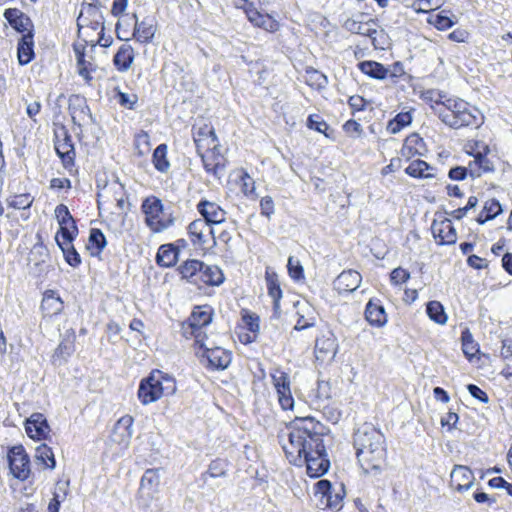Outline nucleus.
Instances as JSON below:
<instances>
[{"mask_svg":"<svg viewBox=\"0 0 512 512\" xmlns=\"http://www.w3.org/2000/svg\"><path fill=\"white\" fill-rule=\"evenodd\" d=\"M320 428L318 421L307 416L297 418L278 436L289 462L297 466L306 464L307 473L313 478L322 476L329 468Z\"/></svg>","mask_w":512,"mask_h":512,"instance_id":"obj_1","label":"nucleus"},{"mask_svg":"<svg viewBox=\"0 0 512 512\" xmlns=\"http://www.w3.org/2000/svg\"><path fill=\"white\" fill-rule=\"evenodd\" d=\"M353 443L364 472L379 473L387 457L384 434L372 424L364 423L354 433Z\"/></svg>","mask_w":512,"mask_h":512,"instance_id":"obj_2","label":"nucleus"},{"mask_svg":"<svg viewBox=\"0 0 512 512\" xmlns=\"http://www.w3.org/2000/svg\"><path fill=\"white\" fill-rule=\"evenodd\" d=\"M176 391L174 378L160 370H153L148 377L140 381L138 399L143 405H149Z\"/></svg>","mask_w":512,"mask_h":512,"instance_id":"obj_3","label":"nucleus"},{"mask_svg":"<svg viewBox=\"0 0 512 512\" xmlns=\"http://www.w3.org/2000/svg\"><path fill=\"white\" fill-rule=\"evenodd\" d=\"M182 279L201 288L204 285L219 286L224 282V274L216 265H207L196 259L183 262L178 267Z\"/></svg>","mask_w":512,"mask_h":512,"instance_id":"obj_4","label":"nucleus"},{"mask_svg":"<svg viewBox=\"0 0 512 512\" xmlns=\"http://www.w3.org/2000/svg\"><path fill=\"white\" fill-rule=\"evenodd\" d=\"M141 210L145 215V224L153 233H161L174 224L173 215L164 213L162 201L155 196L147 197Z\"/></svg>","mask_w":512,"mask_h":512,"instance_id":"obj_5","label":"nucleus"},{"mask_svg":"<svg viewBox=\"0 0 512 512\" xmlns=\"http://www.w3.org/2000/svg\"><path fill=\"white\" fill-rule=\"evenodd\" d=\"M363 18L364 15L360 14L357 18L347 19L344 23L345 29L351 33L369 37L374 48L383 49L382 40L385 38L383 30H378V24L374 19L364 21Z\"/></svg>","mask_w":512,"mask_h":512,"instance_id":"obj_6","label":"nucleus"},{"mask_svg":"<svg viewBox=\"0 0 512 512\" xmlns=\"http://www.w3.org/2000/svg\"><path fill=\"white\" fill-rule=\"evenodd\" d=\"M270 376L281 408L292 410L295 402L291 393V382L288 373L280 368H275L271 371Z\"/></svg>","mask_w":512,"mask_h":512,"instance_id":"obj_7","label":"nucleus"},{"mask_svg":"<svg viewBox=\"0 0 512 512\" xmlns=\"http://www.w3.org/2000/svg\"><path fill=\"white\" fill-rule=\"evenodd\" d=\"M103 15L100 8L95 4L88 5L81 11L78 19V31L82 35L88 36V30H92L100 34L104 31Z\"/></svg>","mask_w":512,"mask_h":512,"instance_id":"obj_8","label":"nucleus"},{"mask_svg":"<svg viewBox=\"0 0 512 512\" xmlns=\"http://www.w3.org/2000/svg\"><path fill=\"white\" fill-rule=\"evenodd\" d=\"M196 356L201 358V361L204 362V360L207 362L206 367L214 370H224L226 369L230 363H231V352L219 347L212 345L206 350H203V352L196 351Z\"/></svg>","mask_w":512,"mask_h":512,"instance_id":"obj_9","label":"nucleus"},{"mask_svg":"<svg viewBox=\"0 0 512 512\" xmlns=\"http://www.w3.org/2000/svg\"><path fill=\"white\" fill-rule=\"evenodd\" d=\"M489 148L485 144L475 143V148L467 149V153L474 156V161L468 165L469 175L472 178L480 177L483 173L491 172L494 169L492 162L486 158Z\"/></svg>","mask_w":512,"mask_h":512,"instance_id":"obj_10","label":"nucleus"},{"mask_svg":"<svg viewBox=\"0 0 512 512\" xmlns=\"http://www.w3.org/2000/svg\"><path fill=\"white\" fill-rule=\"evenodd\" d=\"M448 109L452 111L454 114V118L456 119L454 123H451L450 126L454 128H462L466 126H475V128L480 127V123L475 121V116L467 110L468 104L461 99H447L445 104Z\"/></svg>","mask_w":512,"mask_h":512,"instance_id":"obj_11","label":"nucleus"},{"mask_svg":"<svg viewBox=\"0 0 512 512\" xmlns=\"http://www.w3.org/2000/svg\"><path fill=\"white\" fill-rule=\"evenodd\" d=\"M337 338L331 332L322 334L315 342V357L320 362H332L338 352Z\"/></svg>","mask_w":512,"mask_h":512,"instance_id":"obj_12","label":"nucleus"},{"mask_svg":"<svg viewBox=\"0 0 512 512\" xmlns=\"http://www.w3.org/2000/svg\"><path fill=\"white\" fill-rule=\"evenodd\" d=\"M8 461L12 474L21 480L28 478L30 473L29 458L22 446H14L8 453Z\"/></svg>","mask_w":512,"mask_h":512,"instance_id":"obj_13","label":"nucleus"},{"mask_svg":"<svg viewBox=\"0 0 512 512\" xmlns=\"http://www.w3.org/2000/svg\"><path fill=\"white\" fill-rule=\"evenodd\" d=\"M55 150L65 167L73 165L75 149L67 130H55Z\"/></svg>","mask_w":512,"mask_h":512,"instance_id":"obj_14","label":"nucleus"},{"mask_svg":"<svg viewBox=\"0 0 512 512\" xmlns=\"http://www.w3.org/2000/svg\"><path fill=\"white\" fill-rule=\"evenodd\" d=\"M55 216L57 218V221L59 223L60 229L57 232L56 236H59L60 238L64 239H74V237L78 233L77 226L75 224V221L70 214L67 206L63 204H59L55 208Z\"/></svg>","mask_w":512,"mask_h":512,"instance_id":"obj_15","label":"nucleus"},{"mask_svg":"<svg viewBox=\"0 0 512 512\" xmlns=\"http://www.w3.org/2000/svg\"><path fill=\"white\" fill-rule=\"evenodd\" d=\"M133 418L130 415L121 417L114 425L111 441L121 448H127L133 435Z\"/></svg>","mask_w":512,"mask_h":512,"instance_id":"obj_16","label":"nucleus"},{"mask_svg":"<svg viewBox=\"0 0 512 512\" xmlns=\"http://www.w3.org/2000/svg\"><path fill=\"white\" fill-rule=\"evenodd\" d=\"M187 229L193 245L204 246L209 243L210 238H212L213 243H215L213 236L214 231L206 221L196 219L188 225Z\"/></svg>","mask_w":512,"mask_h":512,"instance_id":"obj_17","label":"nucleus"},{"mask_svg":"<svg viewBox=\"0 0 512 512\" xmlns=\"http://www.w3.org/2000/svg\"><path fill=\"white\" fill-rule=\"evenodd\" d=\"M431 230L439 244L450 245L454 244L457 240L456 230L449 219L434 221Z\"/></svg>","mask_w":512,"mask_h":512,"instance_id":"obj_18","label":"nucleus"},{"mask_svg":"<svg viewBox=\"0 0 512 512\" xmlns=\"http://www.w3.org/2000/svg\"><path fill=\"white\" fill-rule=\"evenodd\" d=\"M198 212L203 216V220L209 225L221 224L226 219V211L217 203L203 200L197 204Z\"/></svg>","mask_w":512,"mask_h":512,"instance_id":"obj_19","label":"nucleus"},{"mask_svg":"<svg viewBox=\"0 0 512 512\" xmlns=\"http://www.w3.org/2000/svg\"><path fill=\"white\" fill-rule=\"evenodd\" d=\"M474 480V474L467 466L456 465L450 474V484L459 492L468 490Z\"/></svg>","mask_w":512,"mask_h":512,"instance_id":"obj_20","label":"nucleus"},{"mask_svg":"<svg viewBox=\"0 0 512 512\" xmlns=\"http://www.w3.org/2000/svg\"><path fill=\"white\" fill-rule=\"evenodd\" d=\"M160 470L159 469H147L142 475L140 481L139 493L141 497L146 499H152L158 492L160 485Z\"/></svg>","mask_w":512,"mask_h":512,"instance_id":"obj_21","label":"nucleus"},{"mask_svg":"<svg viewBox=\"0 0 512 512\" xmlns=\"http://www.w3.org/2000/svg\"><path fill=\"white\" fill-rule=\"evenodd\" d=\"M193 138L199 154L221 150L214 130H197Z\"/></svg>","mask_w":512,"mask_h":512,"instance_id":"obj_22","label":"nucleus"},{"mask_svg":"<svg viewBox=\"0 0 512 512\" xmlns=\"http://www.w3.org/2000/svg\"><path fill=\"white\" fill-rule=\"evenodd\" d=\"M362 276L356 270L343 271L334 281V287L339 293L353 292L361 284Z\"/></svg>","mask_w":512,"mask_h":512,"instance_id":"obj_23","label":"nucleus"},{"mask_svg":"<svg viewBox=\"0 0 512 512\" xmlns=\"http://www.w3.org/2000/svg\"><path fill=\"white\" fill-rule=\"evenodd\" d=\"M202 162L205 170L220 179L225 172V159L221 155V150L201 153Z\"/></svg>","mask_w":512,"mask_h":512,"instance_id":"obj_24","label":"nucleus"},{"mask_svg":"<svg viewBox=\"0 0 512 512\" xmlns=\"http://www.w3.org/2000/svg\"><path fill=\"white\" fill-rule=\"evenodd\" d=\"M26 433L30 438L43 439L49 433V425L45 417L40 413H35L26 421Z\"/></svg>","mask_w":512,"mask_h":512,"instance_id":"obj_25","label":"nucleus"},{"mask_svg":"<svg viewBox=\"0 0 512 512\" xmlns=\"http://www.w3.org/2000/svg\"><path fill=\"white\" fill-rule=\"evenodd\" d=\"M248 20L257 27L263 28L268 32H275L279 29V23L268 14H261L251 5L246 9Z\"/></svg>","mask_w":512,"mask_h":512,"instance_id":"obj_26","label":"nucleus"},{"mask_svg":"<svg viewBox=\"0 0 512 512\" xmlns=\"http://www.w3.org/2000/svg\"><path fill=\"white\" fill-rule=\"evenodd\" d=\"M365 319L374 327H383L387 323V314L379 301L370 300L366 304Z\"/></svg>","mask_w":512,"mask_h":512,"instance_id":"obj_27","label":"nucleus"},{"mask_svg":"<svg viewBox=\"0 0 512 512\" xmlns=\"http://www.w3.org/2000/svg\"><path fill=\"white\" fill-rule=\"evenodd\" d=\"M212 321V309L209 306L196 307L183 328H206Z\"/></svg>","mask_w":512,"mask_h":512,"instance_id":"obj_28","label":"nucleus"},{"mask_svg":"<svg viewBox=\"0 0 512 512\" xmlns=\"http://www.w3.org/2000/svg\"><path fill=\"white\" fill-rule=\"evenodd\" d=\"M41 310L44 316L57 315L63 310V301L55 291L47 290L41 302Z\"/></svg>","mask_w":512,"mask_h":512,"instance_id":"obj_29","label":"nucleus"},{"mask_svg":"<svg viewBox=\"0 0 512 512\" xmlns=\"http://www.w3.org/2000/svg\"><path fill=\"white\" fill-rule=\"evenodd\" d=\"M132 18L135 20L133 36L141 43H149L156 32V28L151 21L143 20L138 22L136 13H133Z\"/></svg>","mask_w":512,"mask_h":512,"instance_id":"obj_30","label":"nucleus"},{"mask_svg":"<svg viewBox=\"0 0 512 512\" xmlns=\"http://www.w3.org/2000/svg\"><path fill=\"white\" fill-rule=\"evenodd\" d=\"M179 252V248L174 244L161 245L156 255V262L162 267H172L178 260Z\"/></svg>","mask_w":512,"mask_h":512,"instance_id":"obj_31","label":"nucleus"},{"mask_svg":"<svg viewBox=\"0 0 512 512\" xmlns=\"http://www.w3.org/2000/svg\"><path fill=\"white\" fill-rule=\"evenodd\" d=\"M357 66L362 73L372 79L385 80L388 78L387 67L377 61L366 60L359 62Z\"/></svg>","mask_w":512,"mask_h":512,"instance_id":"obj_32","label":"nucleus"},{"mask_svg":"<svg viewBox=\"0 0 512 512\" xmlns=\"http://www.w3.org/2000/svg\"><path fill=\"white\" fill-rule=\"evenodd\" d=\"M133 60L134 49L128 44H123L115 54L113 63L119 71L125 72L131 67Z\"/></svg>","mask_w":512,"mask_h":512,"instance_id":"obj_33","label":"nucleus"},{"mask_svg":"<svg viewBox=\"0 0 512 512\" xmlns=\"http://www.w3.org/2000/svg\"><path fill=\"white\" fill-rule=\"evenodd\" d=\"M56 242L63 252L65 261L72 267H77L81 263V257L72 245L73 239H64L55 236Z\"/></svg>","mask_w":512,"mask_h":512,"instance_id":"obj_34","label":"nucleus"},{"mask_svg":"<svg viewBox=\"0 0 512 512\" xmlns=\"http://www.w3.org/2000/svg\"><path fill=\"white\" fill-rule=\"evenodd\" d=\"M33 35L31 32L24 34L18 43V60L21 65L28 64L33 56Z\"/></svg>","mask_w":512,"mask_h":512,"instance_id":"obj_35","label":"nucleus"},{"mask_svg":"<svg viewBox=\"0 0 512 512\" xmlns=\"http://www.w3.org/2000/svg\"><path fill=\"white\" fill-rule=\"evenodd\" d=\"M183 335L186 338L193 337L195 339V345L197 346L195 352H203V350H206L207 348L215 344L214 341H211L209 339L207 332L205 331V328H183Z\"/></svg>","mask_w":512,"mask_h":512,"instance_id":"obj_36","label":"nucleus"},{"mask_svg":"<svg viewBox=\"0 0 512 512\" xmlns=\"http://www.w3.org/2000/svg\"><path fill=\"white\" fill-rule=\"evenodd\" d=\"M266 284L268 294L273 300L274 308L278 309L279 302L282 297V290L280 288L277 274L266 271Z\"/></svg>","mask_w":512,"mask_h":512,"instance_id":"obj_37","label":"nucleus"},{"mask_svg":"<svg viewBox=\"0 0 512 512\" xmlns=\"http://www.w3.org/2000/svg\"><path fill=\"white\" fill-rule=\"evenodd\" d=\"M167 145L160 144L153 153L152 162L155 169L161 173H166L170 169V162L167 158Z\"/></svg>","mask_w":512,"mask_h":512,"instance_id":"obj_38","label":"nucleus"},{"mask_svg":"<svg viewBox=\"0 0 512 512\" xmlns=\"http://www.w3.org/2000/svg\"><path fill=\"white\" fill-rule=\"evenodd\" d=\"M426 312L428 317L437 324H446L448 317L443 305L439 301H430L427 304Z\"/></svg>","mask_w":512,"mask_h":512,"instance_id":"obj_39","label":"nucleus"},{"mask_svg":"<svg viewBox=\"0 0 512 512\" xmlns=\"http://www.w3.org/2000/svg\"><path fill=\"white\" fill-rule=\"evenodd\" d=\"M422 148V139L419 137L417 133L410 134L401 149V155L403 157H411L414 154H420V149Z\"/></svg>","mask_w":512,"mask_h":512,"instance_id":"obj_40","label":"nucleus"},{"mask_svg":"<svg viewBox=\"0 0 512 512\" xmlns=\"http://www.w3.org/2000/svg\"><path fill=\"white\" fill-rule=\"evenodd\" d=\"M445 11H442L438 14H432L428 18V23L434 25L438 30H447L451 28L456 23V17L453 18L448 17L444 14Z\"/></svg>","mask_w":512,"mask_h":512,"instance_id":"obj_41","label":"nucleus"},{"mask_svg":"<svg viewBox=\"0 0 512 512\" xmlns=\"http://www.w3.org/2000/svg\"><path fill=\"white\" fill-rule=\"evenodd\" d=\"M36 459L41 461L46 468H55L56 462L52 449L45 444L36 448Z\"/></svg>","mask_w":512,"mask_h":512,"instance_id":"obj_42","label":"nucleus"},{"mask_svg":"<svg viewBox=\"0 0 512 512\" xmlns=\"http://www.w3.org/2000/svg\"><path fill=\"white\" fill-rule=\"evenodd\" d=\"M461 339L463 353L468 359H471L479 351L478 344L474 341L472 334L468 330L462 332Z\"/></svg>","mask_w":512,"mask_h":512,"instance_id":"obj_43","label":"nucleus"},{"mask_svg":"<svg viewBox=\"0 0 512 512\" xmlns=\"http://www.w3.org/2000/svg\"><path fill=\"white\" fill-rule=\"evenodd\" d=\"M428 169L429 165L425 161L417 159L408 165L405 172L415 178L428 177L430 176V174L426 172Z\"/></svg>","mask_w":512,"mask_h":512,"instance_id":"obj_44","label":"nucleus"},{"mask_svg":"<svg viewBox=\"0 0 512 512\" xmlns=\"http://www.w3.org/2000/svg\"><path fill=\"white\" fill-rule=\"evenodd\" d=\"M240 187L246 197L253 200L258 197L255 191V181L247 172H243L240 177Z\"/></svg>","mask_w":512,"mask_h":512,"instance_id":"obj_45","label":"nucleus"},{"mask_svg":"<svg viewBox=\"0 0 512 512\" xmlns=\"http://www.w3.org/2000/svg\"><path fill=\"white\" fill-rule=\"evenodd\" d=\"M89 242L95 247L97 253H100L106 246V239L103 232L96 228L91 229Z\"/></svg>","mask_w":512,"mask_h":512,"instance_id":"obj_46","label":"nucleus"},{"mask_svg":"<svg viewBox=\"0 0 512 512\" xmlns=\"http://www.w3.org/2000/svg\"><path fill=\"white\" fill-rule=\"evenodd\" d=\"M289 275L294 280H300L304 278V270L300 261L293 256L288 258L287 264Z\"/></svg>","mask_w":512,"mask_h":512,"instance_id":"obj_47","label":"nucleus"},{"mask_svg":"<svg viewBox=\"0 0 512 512\" xmlns=\"http://www.w3.org/2000/svg\"><path fill=\"white\" fill-rule=\"evenodd\" d=\"M306 309L308 310L307 315L298 313L299 317L294 326L295 330H304L315 325L314 313L310 311L309 307H306Z\"/></svg>","mask_w":512,"mask_h":512,"instance_id":"obj_48","label":"nucleus"},{"mask_svg":"<svg viewBox=\"0 0 512 512\" xmlns=\"http://www.w3.org/2000/svg\"><path fill=\"white\" fill-rule=\"evenodd\" d=\"M33 203V198L29 194L15 195L9 201V205L15 209H27Z\"/></svg>","mask_w":512,"mask_h":512,"instance_id":"obj_49","label":"nucleus"},{"mask_svg":"<svg viewBox=\"0 0 512 512\" xmlns=\"http://www.w3.org/2000/svg\"><path fill=\"white\" fill-rule=\"evenodd\" d=\"M411 122L412 116L410 111L400 112L393 120L389 122L387 128H404L405 126L410 125Z\"/></svg>","mask_w":512,"mask_h":512,"instance_id":"obj_50","label":"nucleus"},{"mask_svg":"<svg viewBox=\"0 0 512 512\" xmlns=\"http://www.w3.org/2000/svg\"><path fill=\"white\" fill-rule=\"evenodd\" d=\"M483 209L486 214V219H493L502 212L501 204L495 199L487 200Z\"/></svg>","mask_w":512,"mask_h":512,"instance_id":"obj_51","label":"nucleus"},{"mask_svg":"<svg viewBox=\"0 0 512 512\" xmlns=\"http://www.w3.org/2000/svg\"><path fill=\"white\" fill-rule=\"evenodd\" d=\"M4 16L17 30H20V27L18 26V20H20L21 23L29 21V19L24 17V15L17 9H7L4 13Z\"/></svg>","mask_w":512,"mask_h":512,"instance_id":"obj_52","label":"nucleus"},{"mask_svg":"<svg viewBox=\"0 0 512 512\" xmlns=\"http://www.w3.org/2000/svg\"><path fill=\"white\" fill-rule=\"evenodd\" d=\"M116 99L118 103L128 109H133L134 105L137 103L138 97L136 94H128L118 91L116 95Z\"/></svg>","mask_w":512,"mask_h":512,"instance_id":"obj_53","label":"nucleus"},{"mask_svg":"<svg viewBox=\"0 0 512 512\" xmlns=\"http://www.w3.org/2000/svg\"><path fill=\"white\" fill-rule=\"evenodd\" d=\"M208 473L211 477L217 478L226 474V463L223 460L217 459L210 463Z\"/></svg>","mask_w":512,"mask_h":512,"instance_id":"obj_54","label":"nucleus"},{"mask_svg":"<svg viewBox=\"0 0 512 512\" xmlns=\"http://www.w3.org/2000/svg\"><path fill=\"white\" fill-rule=\"evenodd\" d=\"M410 278V273L402 267L395 268L390 274V280L394 285L405 283Z\"/></svg>","mask_w":512,"mask_h":512,"instance_id":"obj_55","label":"nucleus"},{"mask_svg":"<svg viewBox=\"0 0 512 512\" xmlns=\"http://www.w3.org/2000/svg\"><path fill=\"white\" fill-rule=\"evenodd\" d=\"M307 76V82L309 85L322 87L327 83L326 76L317 70L307 71Z\"/></svg>","mask_w":512,"mask_h":512,"instance_id":"obj_56","label":"nucleus"},{"mask_svg":"<svg viewBox=\"0 0 512 512\" xmlns=\"http://www.w3.org/2000/svg\"><path fill=\"white\" fill-rule=\"evenodd\" d=\"M316 398L318 399L317 408L321 407L320 402L330 398V386L328 382L319 381L317 384Z\"/></svg>","mask_w":512,"mask_h":512,"instance_id":"obj_57","label":"nucleus"},{"mask_svg":"<svg viewBox=\"0 0 512 512\" xmlns=\"http://www.w3.org/2000/svg\"><path fill=\"white\" fill-rule=\"evenodd\" d=\"M440 6L439 0H416L413 7L417 12H428Z\"/></svg>","mask_w":512,"mask_h":512,"instance_id":"obj_58","label":"nucleus"},{"mask_svg":"<svg viewBox=\"0 0 512 512\" xmlns=\"http://www.w3.org/2000/svg\"><path fill=\"white\" fill-rule=\"evenodd\" d=\"M260 209L261 214L263 216H266L267 218H270L272 214H274L275 208H274V201L272 197L265 196L260 201Z\"/></svg>","mask_w":512,"mask_h":512,"instance_id":"obj_59","label":"nucleus"},{"mask_svg":"<svg viewBox=\"0 0 512 512\" xmlns=\"http://www.w3.org/2000/svg\"><path fill=\"white\" fill-rule=\"evenodd\" d=\"M68 494V483L67 482H57L55 486V490L53 492V498L60 502H63Z\"/></svg>","mask_w":512,"mask_h":512,"instance_id":"obj_60","label":"nucleus"},{"mask_svg":"<svg viewBox=\"0 0 512 512\" xmlns=\"http://www.w3.org/2000/svg\"><path fill=\"white\" fill-rule=\"evenodd\" d=\"M128 7V0H114L111 7V14L114 17L122 16Z\"/></svg>","mask_w":512,"mask_h":512,"instance_id":"obj_61","label":"nucleus"},{"mask_svg":"<svg viewBox=\"0 0 512 512\" xmlns=\"http://www.w3.org/2000/svg\"><path fill=\"white\" fill-rule=\"evenodd\" d=\"M467 389L472 397L478 399L483 403H487L489 401L488 395L477 385L469 384Z\"/></svg>","mask_w":512,"mask_h":512,"instance_id":"obj_62","label":"nucleus"},{"mask_svg":"<svg viewBox=\"0 0 512 512\" xmlns=\"http://www.w3.org/2000/svg\"><path fill=\"white\" fill-rule=\"evenodd\" d=\"M388 77L391 79L400 78L405 74L404 66L401 62L397 61L390 67H387Z\"/></svg>","mask_w":512,"mask_h":512,"instance_id":"obj_63","label":"nucleus"},{"mask_svg":"<svg viewBox=\"0 0 512 512\" xmlns=\"http://www.w3.org/2000/svg\"><path fill=\"white\" fill-rule=\"evenodd\" d=\"M316 494H321L327 498L332 493V485L328 480H320L315 485Z\"/></svg>","mask_w":512,"mask_h":512,"instance_id":"obj_64","label":"nucleus"}]
</instances>
